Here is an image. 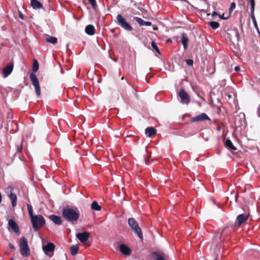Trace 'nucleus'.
<instances>
[{"label":"nucleus","instance_id":"9d476101","mask_svg":"<svg viewBox=\"0 0 260 260\" xmlns=\"http://www.w3.org/2000/svg\"><path fill=\"white\" fill-rule=\"evenodd\" d=\"M14 67V62L11 60L9 64L3 70V75L4 78L7 77L12 72Z\"/></svg>","mask_w":260,"mask_h":260},{"label":"nucleus","instance_id":"f8f14e48","mask_svg":"<svg viewBox=\"0 0 260 260\" xmlns=\"http://www.w3.org/2000/svg\"><path fill=\"white\" fill-rule=\"evenodd\" d=\"M76 237L81 243H84L89 239V234L87 232L78 233L76 234Z\"/></svg>","mask_w":260,"mask_h":260},{"label":"nucleus","instance_id":"c03bdc74","mask_svg":"<svg viewBox=\"0 0 260 260\" xmlns=\"http://www.w3.org/2000/svg\"><path fill=\"white\" fill-rule=\"evenodd\" d=\"M235 198H236V200L237 201V198H238V196L237 194H236V196H235Z\"/></svg>","mask_w":260,"mask_h":260},{"label":"nucleus","instance_id":"c9c22d12","mask_svg":"<svg viewBox=\"0 0 260 260\" xmlns=\"http://www.w3.org/2000/svg\"><path fill=\"white\" fill-rule=\"evenodd\" d=\"M254 6H250V15H254Z\"/></svg>","mask_w":260,"mask_h":260},{"label":"nucleus","instance_id":"aec40b11","mask_svg":"<svg viewBox=\"0 0 260 260\" xmlns=\"http://www.w3.org/2000/svg\"><path fill=\"white\" fill-rule=\"evenodd\" d=\"M31 6L35 9L43 8L42 4L37 0H30Z\"/></svg>","mask_w":260,"mask_h":260},{"label":"nucleus","instance_id":"f704fd0d","mask_svg":"<svg viewBox=\"0 0 260 260\" xmlns=\"http://www.w3.org/2000/svg\"><path fill=\"white\" fill-rule=\"evenodd\" d=\"M186 63L188 65V66H192L193 64V60L192 59H187L186 60Z\"/></svg>","mask_w":260,"mask_h":260},{"label":"nucleus","instance_id":"f03ea898","mask_svg":"<svg viewBox=\"0 0 260 260\" xmlns=\"http://www.w3.org/2000/svg\"><path fill=\"white\" fill-rule=\"evenodd\" d=\"M30 220L33 229L36 232L38 231L40 227L44 226L45 224V220L41 215H35Z\"/></svg>","mask_w":260,"mask_h":260},{"label":"nucleus","instance_id":"e433bc0d","mask_svg":"<svg viewBox=\"0 0 260 260\" xmlns=\"http://www.w3.org/2000/svg\"><path fill=\"white\" fill-rule=\"evenodd\" d=\"M22 144H21L20 145V146H18V145L17 146V152H19V153L21 152L22 151Z\"/></svg>","mask_w":260,"mask_h":260},{"label":"nucleus","instance_id":"ea45409f","mask_svg":"<svg viewBox=\"0 0 260 260\" xmlns=\"http://www.w3.org/2000/svg\"><path fill=\"white\" fill-rule=\"evenodd\" d=\"M250 6H255L254 0H249Z\"/></svg>","mask_w":260,"mask_h":260},{"label":"nucleus","instance_id":"5701e85b","mask_svg":"<svg viewBox=\"0 0 260 260\" xmlns=\"http://www.w3.org/2000/svg\"><path fill=\"white\" fill-rule=\"evenodd\" d=\"M225 146L230 150L235 151L237 150V148L234 146L232 141L230 139L226 140Z\"/></svg>","mask_w":260,"mask_h":260},{"label":"nucleus","instance_id":"4c0bfd02","mask_svg":"<svg viewBox=\"0 0 260 260\" xmlns=\"http://www.w3.org/2000/svg\"><path fill=\"white\" fill-rule=\"evenodd\" d=\"M256 114L258 117H260V104L257 107L256 110Z\"/></svg>","mask_w":260,"mask_h":260},{"label":"nucleus","instance_id":"79ce46f5","mask_svg":"<svg viewBox=\"0 0 260 260\" xmlns=\"http://www.w3.org/2000/svg\"><path fill=\"white\" fill-rule=\"evenodd\" d=\"M217 13L216 12H213V13H212V15H217Z\"/></svg>","mask_w":260,"mask_h":260},{"label":"nucleus","instance_id":"412c9836","mask_svg":"<svg viewBox=\"0 0 260 260\" xmlns=\"http://www.w3.org/2000/svg\"><path fill=\"white\" fill-rule=\"evenodd\" d=\"M94 30L95 28L94 26L91 24L87 25L85 29L86 33L90 36L93 35L94 34Z\"/></svg>","mask_w":260,"mask_h":260},{"label":"nucleus","instance_id":"72a5a7b5","mask_svg":"<svg viewBox=\"0 0 260 260\" xmlns=\"http://www.w3.org/2000/svg\"><path fill=\"white\" fill-rule=\"evenodd\" d=\"M236 8V4L235 3H232L230 8V11H233Z\"/></svg>","mask_w":260,"mask_h":260},{"label":"nucleus","instance_id":"1a4fd4ad","mask_svg":"<svg viewBox=\"0 0 260 260\" xmlns=\"http://www.w3.org/2000/svg\"><path fill=\"white\" fill-rule=\"evenodd\" d=\"M54 248L55 245L52 243H48L46 245L43 246V249L45 253L50 256H52Z\"/></svg>","mask_w":260,"mask_h":260},{"label":"nucleus","instance_id":"473e14b6","mask_svg":"<svg viewBox=\"0 0 260 260\" xmlns=\"http://www.w3.org/2000/svg\"><path fill=\"white\" fill-rule=\"evenodd\" d=\"M88 1L89 3L90 4V5H91L92 8L93 9L95 10L97 7L96 0H88Z\"/></svg>","mask_w":260,"mask_h":260},{"label":"nucleus","instance_id":"a878e982","mask_svg":"<svg viewBox=\"0 0 260 260\" xmlns=\"http://www.w3.org/2000/svg\"><path fill=\"white\" fill-rule=\"evenodd\" d=\"M45 40L46 42L50 43L53 44H55L57 42V39L55 37H49L46 38Z\"/></svg>","mask_w":260,"mask_h":260},{"label":"nucleus","instance_id":"393cba45","mask_svg":"<svg viewBox=\"0 0 260 260\" xmlns=\"http://www.w3.org/2000/svg\"><path fill=\"white\" fill-rule=\"evenodd\" d=\"M91 208L92 210L95 211H100L101 210V206H100L96 201H93L91 204Z\"/></svg>","mask_w":260,"mask_h":260},{"label":"nucleus","instance_id":"39448f33","mask_svg":"<svg viewBox=\"0 0 260 260\" xmlns=\"http://www.w3.org/2000/svg\"><path fill=\"white\" fill-rule=\"evenodd\" d=\"M14 187L12 186H8L5 189V192L11 201L12 206L14 208L17 205V197L14 192Z\"/></svg>","mask_w":260,"mask_h":260},{"label":"nucleus","instance_id":"2eb2a0df","mask_svg":"<svg viewBox=\"0 0 260 260\" xmlns=\"http://www.w3.org/2000/svg\"><path fill=\"white\" fill-rule=\"evenodd\" d=\"M120 251L122 253L129 255L131 253V250L130 248L125 244H121L119 246Z\"/></svg>","mask_w":260,"mask_h":260},{"label":"nucleus","instance_id":"c756f323","mask_svg":"<svg viewBox=\"0 0 260 260\" xmlns=\"http://www.w3.org/2000/svg\"><path fill=\"white\" fill-rule=\"evenodd\" d=\"M27 209H28V214H29V215L30 216V218H31L33 216H35L33 214V209H32V207L31 205H30V204H27Z\"/></svg>","mask_w":260,"mask_h":260},{"label":"nucleus","instance_id":"a19ab883","mask_svg":"<svg viewBox=\"0 0 260 260\" xmlns=\"http://www.w3.org/2000/svg\"><path fill=\"white\" fill-rule=\"evenodd\" d=\"M235 69V71L238 72V71H240V67H239V66H236V67H235V69Z\"/></svg>","mask_w":260,"mask_h":260},{"label":"nucleus","instance_id":"7c9ffc66","mask_svg":"<svg viewBox=\"0 0 260 260\" xmlns=\"http://www.w3.org/2000/svg\"><path fill=\"white\" fill-rule=\"evenodd\" d=\"M39 69V63L36 59L34 60L32 67V71L34 72H36Z\"/></svg>","mask_w":260,"mask_h":260},{"label":"nucleus","instance_id":"c85d7f7f","mask_svg":"<svg viewBox=\"0 0 260 260\" xmlns=\"http://www.w3.org/2000/svg\"><path fill=\"white\" fill-rule=\"evenodd\" d=\"M27 209H28V214H29V215L30 216V218H31L33 216H35L33 214V209H32V207L31 205H30V204H27Z\"/></svg>","mask_w":260,"mask_h":260},{"label":"nucleus","instance_id":"7ed1b4c3","mask_svg":"<svg viewBox=\"0 0 260 260\" xmlns=\"http://www.w3.org/2000/svg\"><path fill=\"white\" fill-rule=\"evenodd\" d=\"M20 252L24 257H28L30 254L27 240L25 237H21L19 243Z\"/></svg>","mask_w":260,"mask_h":260},{"label":"nucleus","instance_id":"cd10ccee","mask_svg":"<svg viewBox=\"0 0 260 260\" xmlns=\"http://www.w3.org/2000/svg\"><path fill=\"white\" fill-rule=\"evenodd\" d=\"M209 26L213 29H216L219 27V24L216 21H211L209 23Z\"/></svg>","mask_w":260,"mask_h":260},{"label":"nucleus","instance_id":"a211bd4d","mask_svg":"<svg viewBox=\"0 0 260 260\" xmlns=\"http://www.w3.org/2000/svg\"><path fill=\"white\" fill-rule=\"evenodd\" d=\"M49 218L56 224L60 225L62 223V220L58 216L51 215L49 216Z\"/></svg>","mask_w":260,"mask_h":260},{"label":"nucleus","instance_id":"49530a36","mask_svg":"<svg viewBox=\"0 0 260 260\" xmlns=\"http://www.w3.org/2000/svg\"><path fill=\"white\" fill-rule=\"evenodd\" d=\"M145 164H147L146 159H145Z\"/></svg>","mask_w":260,"mask_h":260},{"label":"nucleus","instance_id":"f257e3e1","mask_svg":"<svg viewBox=\"0 0 260 260\" xmlns=\"http://www.w3.org/2000/svg\"><path fill=\"white\" fill-rule=\"evenodd\" d=\"M62 217L70 222H76L80 217V211L76 207H66L62 211Z\"/></svg>","mask_w":260,"mask_h":260},{"label":"nucleus","instance_id":"2f4dec72","mask_svg":"<svg viewBox=\"0 0 260 260\" xmlns=\"http://www.w3.org/2000/svg\"><path fill=\"white\" fill-rule=\"evenodd\" d=\"M151 47L154 50H155L156 51V52H157L159 54H160L158 48L157 47L156 43L154 41H152L151 42Z\"/></svg>","mask_w":260,"mask_h":260},{"label":"nucleus","instance_id":"0eeeda50","mask_svg":"<svg viewBox=\"0 0 260 260\" xmlns=\"http://www.w3.org/2000/svg\"><path fill=\"white\" fill-rule=\"evenodd\" d=\"M29 76L32 84L35 87L36 93L38 96H39L41 94V89L37 77L34 73H31Z\"/></svg>","mask_w":260,"mask_h":260},{"label":"nucleus","instance_id":"b1692460","mask_svg":"<svg viewBox=\"0 0 260 260\" xmlns=\"http://www.w3.org/2000/svg\"><path fill=\"white\" fill-rule=\"evenodd\" d=\"M230 230L228 228L223 229L220 233V239H224L230 234Z\"/></svg>","mask_w":260,"mask_h":260},{"label":"nucleus","instance_id":"dca6fc26","mask_svg":"<svg viewBox=\"0 0 260 260\" xmlns=\"http://www.w3.org/2000/svg\"><path fill=\"white\" fill-rule=\"evenodd\" d=\"M8 224L15 233L19 232V227L14 220L10 219L8 222Z\"/></svg>","mask_w":260,"mask_h":260},{"label":"nucleus","instance_id":"ddd939ff","mask_svg":"<svg viewBox=\"0 0 260 260\" xmlns=\"http://www.w3.org/2000/svg\"><path fill=\"white\" fill-rule=\"evenodd\" d=\"M248 215H244L243 214L239 215L236 218L238 223V225L239 226L242 223L246 222L248 218Z\"/></svg>","mask_w":260,"mask_h":260},{"label":"nucleus","instance_id":"4468645a","mask_svg":"<svg viewBox=\"0 0 260 260\" xmlns=\"http://www.w3.org/2000/svg\"><path fill=\"white\" fill-rule=\"evenodd\" d=\"M152 257L154 260H165V254L164 253H160L157 251L152 252L151 253Z\"/></svg>","mask_w":260,"mask_h":260},{"label":"nucleus","instance_id":"6e6552de","mask_svg":"<svg viewBox=\"0 0 260 260\" xmlns=\"http://www.w3.org/2000/svg\"><path fill=\"white\" fill-rule=\"evenodd\" d=\"M178 96L180 99V102L182 104L188 105L190 103V96L183 89H180L178 93Z\"/></svg>","mask_w":260,"mask_h":260},{"label":"nucleus","instance_id":"f3484780","mask_svg":"<svg viewBox=\"0 0 260 260\" xmlns=\"http://www.w3.org/2000/svg\"><path fill=\"white\" fill-rule=\"evenodd\" d=\"M181 40L184 49L186 50L187 47L188 42V39L187 34L185 33H182L181 36Z\"/></svg>","mask_w":260,"mask_h":260},{"label":"nucleus","instance_id":"bb28decb","mask_svg":"<svg viewBox=\"0 0 260 260\" xmlns=\"http://www.w3.org/2000/svg\"><path fill=\"white\" fill-rule=\"evenodd\" d=\"M79 247L77 245H73L70 247V251L73 255H75L77 254Z\"/></svg>","mask_w":260,"mask_h":260},{"label":"nucleus","instance_id":"6ab92c4d","mask_svg":"<svg viewBox=\"0 0 260 260\" xmlns=\"http://www.w3.org/2000/svg\"><path fill=\"white\" fill-rule=\"evenodd\" d=\"M134 20H136L140 25L150 26L152 24L151 22L145 21L142 18L138 17H134Z\"/></svg>","mask_w":260,"mask_h":260},{"label":"nucleus","instance_id":"a18cd8bd","mask_svg":"<svg viewBox=\"0 0 260 260\" xmlns=\"http://www.w3.org/2000/svg\"><path fill=\"white\" fill-rule=\"evenodd\" d=\"M123 79H124V77H122L121 78V79H122V80H123Z\"/></svg>","mask_w":260,"mask_h":260},{"label":"nucleus","instance_id":"4be33fe9","mask_svg":"<svg viewBox=\"0 0 260 260\" xmlns=\"http://www.w3.org/2000/svg\"><path fill=\"white\" fill-rule=\"evenodd\" d=\"M145 133L149 137H151L156 133L155 129L152 127H147L145 129Z\"/></svg>","mask_w":260,"mask_h":260},{"label":"nucleus","instance_id":"de8ad7c7","mask_svg":"<svg viewBox=\"0 0 260 260\" xmlns=\"http://www.w3.org/2000/svg\"><path fill=\"white\" fill-rule=\"evenodd\" d=\"M11 260H14V259H11Z\"/></svg>","mask_w":260,"mask_h":260},{"label":"nucleus","instance_id":"423d86ee","mask_svg":"<svg viewBox=\"0 0 260 260\" xmlns=\"http://www.w3.org/2000/svg\"><path fill=\"white\" fill-rule=\"evenodd\" d=\"M116 23L126 30L132 31L133 30V27L121 14H118L117 16Z\"/></svg>","mask_w":260,"mask_h":260},{"label":"nucleus","instance_id":"37998d69","mask_svg":"<svg viewBox=\"0 0 260 260\" xmlns=\"http://www.w3.org/2000/svg\"><path fill=\"white\" fill-rule=\"evenodd\" d=\"M158 28L156 26L153 27L154 30H157Z\"/></svg>","mask_w":260,"mask_h":260},{"label":"nucleus","instance_id":"20e7f679","mask_svg":"<svg viewBox=\"0 0 260 260\" xmlns=\"http://www.w3.org/2000/svg\"><path fill=\"white\" fill-rule=\"evenodd\" d=\"M127 222L129 226L134 233L140 239H142L143 233L141 228L139 226L138 222L134 218H129Z\"/></svg>","mask_w":260,"mask_h":260},{"label":"nucleus","instance_id":"58836bf2","mask_svg":"<svg viewBox=\"0 0 260 260\" xmlns=\"http://www.w3.org/2000/svg\"><path fill=\"white\" fill-rule=\"evenodd\" d=\"M9 247L11 249H12V250H15V247H14V245H12V244H9Z\"/></svg>","mask_w":260,"mask_h":260},{"label":"nucleus","instance_id":"9b49d317","mask_svg":"<svg viewBox=\"0 0 260 260\" xmlns=\"http://www.w3.org/2000/svg\"><path fill=\"white\" fill-rule=\"evenodd\" d=\"M205 120H210V118L206 114L202 113L201 114H200L194 117L191 118L190 119V121L192 122H194L197 121H201Z\"/></svg>","mask_w":260,"mask_h":260}]
</instances>
